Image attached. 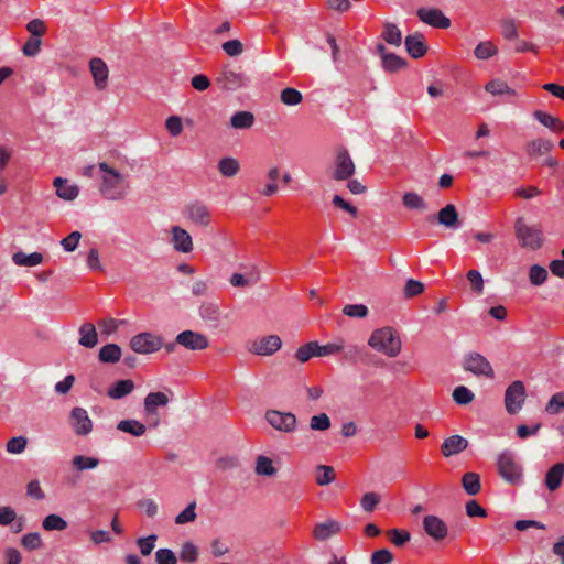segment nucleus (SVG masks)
I'll return each mask as SVG.
<instances>
[{
	"label": "nucleus",
	"instance_id": "393cba45",
	"mask_svg": "<svg viewBox=\"0 0 564 564\" xmlns=\"http://www.w3.org/2000/svg\"><path fill=\"white\" fill-rule=\"evenodd\" d=\"M339 531L340 524L337 521L327 520L315 525L313 535L318 541H325Z\"/></svg>",
	"mask_w": 564,
	"mask_h": 564
},
{
	"label": "nucleus",
	"instance_id": "6ab92c4d",
	"mask_svg": "<svg viewBox=\"0 0 564 564\" xmlns=\"http://www.w3.org/2000/svg\"><path fill=\"white\" fill-rule=\"evenodd\" d=\"M89 69L97 89L106 88L109 74L106 63L99 57H94L89 62Z\"/></svg>",
	"mask_w": 564,
	"mask_h": 564
},
{
	"label": "nucleus",
	"instance_id": "6e6552de",
	"mask_svg": "<svg viewBox=\"0 0 564 564\" xmlns=\"http://www.w3.org/2000/svg\"><path fill=\"white\" fill-rule=\"evenodd\" d=\"M265 421L275 430L284 433L295 431L297 425L296 416L291 412H281L278 410H268Z\"/></svg>",
	"mask_w": 564,
	"mask_h": 564
},
{
	"label": "nucleus",
	"instance_id": "a19ab883",
	"mask_svg": "<svg viewBox=\"0 0 564 564\" xmlns=\"http://www.w3.org/2000/svg\"><path fill=\"white\" fill-rule=\"evenodd\" d=\"M67 525V521L55 513L46 516L42 521V527L45 531H63Z\"/></svg>",
	"mask_w": 564,
	"mask_h": 564
},
{
	"label": "nucleus",
	"instance_id": "f8f14e48",
	"mask_svg": "<svg viewBox=\"0 0 564 564\" xmlns=\"http://www.w3.org/2000/svg\"><path fill=\"white\" fill-rule=\"evenodd\" d=\"M216 82L223 89L236 90L246 85V77L239 70L224 67L216 77Z\"/></svg>",
	"mask_w": 564,
	"mask_h": 564
},
{
	"label": "nucleus",
	"instance_id": "e2e57ef3",
	"mask_svg": "<svg viewBox=\"0 0 564 564\" xmlns=\"http://www.w3.org/2000/svg\"><path fill=\"white\" fill-rule=\"evenodd\" d=\"M196 503L191 502L182 512H180L176 518L175 522L177 524H185L188 522H193L196 519Z\"/></svg>",
	"mask_w": 564,
	"mask_h": 564
},
{
	"label": "nucleus",
	"instance_id": "412c9836",
	"mask_svg": "<svg viewBox=\"0 0 564 564\" xmlns=\"http://www.w3.org/2000/svg\"><path fill=\"white\" fill-rule=\"evenodd\" d=\"M169 402L170 399L164 392H150L144 398V412L147 415H154L156 414L158 408L165 406Z\"/></svg>",
	"mask_w": 564,
	"mask_h": 564
},
{
	"label": "nucleus",
	"instance_id": "1a4fd4ad",
	"mask_svg": "<svg viewBox=\"0 0 564 564\" xmlns=\"http://www.w3.org/2000/svg\"><path fill=\"white\" fill-rule=\"evenodd\" d=\"M355 174V164L346 149L338 151L335 159L333 178L335 181H347Z\"/></svg>",
	"mask_w": 564,
	"mask_h": 564
},
{
	"label": "nucleus",
	"instance_id": "f704fd0d",
	"mask_svg": "<svg viewBox=\"0 0 564 564\" xmlns=\"http://www.w3.org/2000/svg\"><path fill=\"white\" fill-rule=\"evenodd\" d=\"M462 486L469 496H475L480 491V477L478 474L469 471L463 475Z\"/></svg>",
	"mask_w": 564,
	"mask_h": 564
},
{
	"label": "nucleus",
	"instance_id": "c03bdc74",
	"mask_svg": "<svg viewBox=\"0 0 564 564\" xmlns=\"http://www.w3.org/2000/svg\"><path fill=\"white\" fill-rule=\"evenodd\" d=\"M498 53L497 46L490 41L478 43L474 50V54L478 59H488Z\"/></svg>",
	"mask_w": 564,
	"mask_h": 564
},
{
	"label": "nucleus",
	"instance_id": "052dcab7",
	"mask_svg": "<svg viewBox=\"0 0 564 564\" xmlns=\"http://www.w3.org/2000/svg\"><path fill=\"white\" fill-rule=\"evenodd\" d=\"M42 41L36 36H30L22 47L25 56L34 57L40 53Z\"/></svg>",
	"mask_w": 564,
	"mask_h": 564
},
{
	"label": "nucleus",
	"instance_id": "aec40b11",
	"mask_svg": "<svg viewBox=\"0 0 564 564\" xmlns=\"http://www.w3.org/2000/svg\"><path fill=\"white\" fill-rule=\"evenodd\" d=\"M468 446V441L460 435H453L444 440L441 451L445 457L462 453Z\"/></svg>",
	"mask_w": 564,
	"mask_h": 564
},
{
	"label": "nucleus",
	"instance_id": "39448f33",
	"mask_svg": "<svg viewBox=\"0 0 564 564\" xmlns=\"http://www.w3.org/2000/svg\"><path fill=\"white\" fill-rule=\"evenodd\" d=\"M130 348L141 355L153 354L163 348V338L150 332L139 333L130 339Z\"/></svg>",
	"mask_w": 564,
	"mask_h": 564
},
{
	"label": "nucleus",
	"instance_id": "3c124183",
	"mask_svg": "<svg viewBox=\"0 0 564 564\" xmlns=\"http://www.w3.org/2000/svg\"><path fill=\"white\" fill-rule=\"evenodd\" d=\"M72 464L77 470L94 469L98 466L99 459L90 456L77 455L73 458Z\"/></svg>",
	"mask_w": 564,
	"mask_h": 564
},
{
	"label": "nucleus",
	"instance_id": "dca6fc26",
	"mask_svg": "<svg viewBox=\"0 0 564 564\" xmlns=\"http://www.w3.org/2000/svg\"><path fill=\"white\" fill-rule=\"evenodd\" d=\"M423 528L426 534L436 541L446 538L448 533L447 524L436 516H425L423 519Z\"/></svg>",
	"mask_w": 564,
	"mask_h": 564
},
{
	"label": "nucleus",
	"instance_id": "79ce46f5",
	"mask_svg": "<svg viewBox=\"0 0 564 564\" xmlns=\"http://www.w3.org/2000/svg\"><path fill=\"white\" fill-rule=\"evenodd\" d=\"M402 203L408 209L424 210L427 208L425 200L414 192H406L402 197Z\"/></svg>",
	"mask_w": 564,
	"mask_h": 564
},
{
	"label": "nucleus",
	"instance_id": "ea45409f",
	"mask_svg": "<svg viewBox=\"0 0 564 564\" xmlns=\"http://www.w3.org/2000/svg\"><path fill=\"white\" fill-rule=\"evenodd\" d=\"M254 471L259 476L268 477L274 476L276 474V469L273 466L272 459L264 455L257 457Z\"/></svg>",
	"mask_w": 564,
	"mask_h": 564
},
{
	"label": "nucleus",
	"instance_id": "13d9d810",
	"mask_svg": "<svg viewBox=\"0 0 564 564\" xmlns=\"http://www.w3.org/2000/svg\"><path fill=\"white\" fill-rule=\"evenodd\" d=\"M310 427L314 431H326L330 427V419L326 413L313 415L310 420Z\"/></svg>",
	"mask_w": 564,
	"mask_h": 564
},
{
	"label": "nucleus",
	"instance_id": "bf43d9fd",
	"mask_svg": "<svg viewBox=\"0 0 564 564\" xmlns=\"http://www.w3.org/2000/svg\"><path fill=\"white\" fill-rule=\"evenodd\" d=\"M21 544L29 551L37 550L42 546V539L40 533L32 532L22 536Z\"/></svg>",
	"mask_w": 564,
	"mask_h": 564
},
{
	"label": "nucleus",
	"instance_id": "c9c22d12",
	"mask_svg": "<svg viewBox=\"0 0 564 564\" xmlns=\"http://www.w3.org/2000/svg\"><path fill=\"white\" fill-rule=\"evenodd\" d=\"M383 40L395 46H400L402 43V33L397 24L387 22L382 32Z\"/></svg>",
	"mask_w": 564,
	"mask_h": 564
},
{
	"label": "nucleus",
	"instance_id": "e433bc0d",
	"mask_svg": "<svg viewBox=\"0 0 564 564\" xmlns=\"http://www.w3.org/2000/svg\"><path fill=\"white\" fill-rule=\"evenodd\" d=\"M239 162L235 158L226 156L218 162V171L225 177H232L239 171Z\"/></svg>",
	"mask_w": 564,
	"mask_h": 564
},
{
	"label": "nucleus",
	"instance_id": "2eb2a0df",
	"mask_svg": "<svg viewBox=\"0 0 564 564\" xmlns=\"http://www.w3.org/2000/svg\"><path fill=\"white\" fill-rule=\"evenodd\" d=\"M70 423L77 435H87L93 430V422L85 409L76 406L70 412Z\"/></svg>",
	"mask_w": 564,
	"mask_h": 564
},
{
	"label": "nucleus",
	"instance_id": "09e8293b",
	"mask_svg": "<svg viewBox=\"0 0 564 564\" xmlns=\"http://www.w3.org/2000/svg\"><path fill=\"white\" fill-rule=\"evenodd\" d=\"M547 275V270L540 264H533L530 268L529 280L533 285H542L546 281Z\"/></svg>",
	"mask_w": 564,
	"mask_h": 564
},
{
	"label": "nucleus",
	"instance_id": "a211bd4d",
	"mask_svg": "<svg viewBox=\"0 0 564 564\" xmlns=\"http://www.w3.org/2000/svg\"><path fill=\"white\" fill-rule=\"evenodd\" d=\"M171 232L173 248L177 252L188 253L193 250L192 237L185 229L180 226H173Z\"/></svg>",
	"mask_w": 564,
	"mask_h": 564
},
{
	"label": "nucleus",
	"instance_id": "7c9ffc66",
	"mask_svg": "<svg viewBox=\"0 0 564 564\" xmlns=\"http://www.w3.org/2000/svg\"><path fill=\"white\" fill-rule=\"evenodd\" d=\"M533 117L541 124H543L544 127L549 128L554 132H562L564 130V123L558 118L553 117L546 112L535 110L533 112Z\"/></svg>",
	"mask_w": 564,
	"mask_h": 564
},
{
	"label": "nucleus",
	"instance_id": "20e7f679",
	"mask_svg": "<svg viewBox=\"0 0 564 564\" xmlns=\"http://www.w3.org/2000/svg\"><path fill=\"white\" fill-rule=\"evenodd\" d=\"M498 473L500 477L511 485L523 484L522 466L517 462L514 453L503 451L498 457Z\"/></svg>",
	"mask_w": 564,
	"mask_h": 564
},
{
	"label": "nucleus",
	"instance_id": "f257e3e1",
	"mask_svg": "<svg viewBox=\"0 0 564 564\" xmlns=\"http://www.w3.org/2000/svg\"><path fill=\"white\" fill-rule=\"evenodd\" d=\"M98 167L104 173L99 187L101 195L108 200L123 198L128 189V184L124 182L123 176L106 162H100Z\"/></svg>",
	"mask_w": 564,
	"mask_h": 564
},
{
	"label": "nucleus",
	"instance_id": "0e129e2a",
	"mask_svg": "<svg viewBox=\"0 0 564 564\" xmlns=\"http://www.w3.org/2000/svg\"><path fill=\"white\" fill-rule=\"evenodd\" d=\"M501 34L507 40H513L518 36V29L513 19L501 20Z\"/></svg>",
	"mask_w": 564,
	"mask_h": 564
},
{
	"label": "nucleus",
	"instance_id": "a878e982",
	"mask_svg": "<svg viewBox=\"0 0 564 564\" xmlns=\"http://www.w3.org/2000/svg\"><path fill=\"white\" fill-rule=\"evenodd\" d=\"M133 390L134 382L130 379H123L110 386L107 394L110 399L119 400L130 394Z\"/></svg>",
	"mask_w": 564,
	"mask_h": 564
},
{
	"label": "nucleus",
	"instance_id": "72a5a7b5",
	"mask_svg": "<svg viewBox=\"0 0 564 564\" xmlns=\"http://www.w3.org/2000/svg\"><path fill=\"white\" fill-rule=\"evenodd\" d=\"M485 90L494 96L509 95L511 97L517 96V91L510 88L507 83L501 79H492L485 86Z\"/></svg>",
	"mask_w": 564,
	"mask_h": 564
},
{
	"label": "nucleus",
	"instance_id": "473e14b6",
	"mask_svg": "<svg viewBox=\"0 0 564 564\" xmlns=\"http://www.w3.org/2000/svg\"><path fill=\"white\" fill-rule=\"evenodd\" d=\"M117 430L139 437L145 433L147 426L138 420H121L117 424Z\"/></svg>",
	"mask_w": 564,
	"mask_h": 564
},
{
	"label": "nucleus",
	"instance_id": "9d476101",
	"mask_svg": "<svg viewBox=\"0 0 564 564\" xmlns=\"http://www.w3.org/2000/svg\"><path fill=\"white\" fill-rule=\"evenodd\" d=\"M176 343L189 350H204L208 347V338L194 330H183L176 336Z\"/></svg>",
	"mask_w": 564,
	"mask_h": 564
},
{
	"label": "nucleus",
	"instance_id": "ddd939ff",
	"mask_svg": "<svg viewBox=\"0 0 564 564\" xmlns=\"http://www.w3.org/2000/svg\"><path fill=\"white\" fill-rule=\"evenodd\" d=\"M186 217L195 225L207 227L212 221L209 208L202 202H194L185 208Z\"/></svg>",
	"mask_w": 564,
	"mask_h": 564
},
{
	"label": "nucleus",
	"instance_id": "774afa93",
	"mask_svg": "<svg viewBox=\"0 0 564 564\" xmlns=\"http://www.w3.org/2000/svg\"><path fill=\"white\" fill-rule=\"evenodd\" d=\"M380 497L376 492H367L360 500V506L366 512H372L379 503Z\"/></svg>",
	"mask_w": 564,
	"mask_h": 564
},
{
	"label": "nucleus",
	"instance_id": "c756f323",
	"mask_svg": "<svg viewBox=\"0 0 564 564\" xmlns=\"http://www.w3.org/2000/svg\"><path fill=\"white\" fill-rule=\"evenodd\" d=\"M121 348L117 344H107L99 349L98 358L102 364H115L121 358Z\"/></svg>",
	"mask_w": 564,
	"mask_h": 564
},
{
	"label": "nucleus",
	"instance_id": "c85d7f7f",
	"mask_svg": "<svg viewBox=\"0 0 564 564\" xmlns=\"http://www.w3.org/2000/svg\"><path fill=\"white\" fill-rule=\"evenodd\" d=\"M12 261L18 267H36L43 262V254L41 252L26 254L18 251L12 254Z\"/></svg>",
	"mask_w": 564,
	"mask_h": 564
},
{
	"label": "nucleus",
	"instance_id": "4468645a",
	"mask_svg": "<svg viewBox=\"0 0 564 564\" xmlns=\"http://www.w3.org/2000/svg\"><path fill=\"white\" fill-rule=\"evenodd\" d=\"M416 13L422 22L431 26L447 29L451 25V20L440 9L420 8Z\"/></svg>",
	"mask_w": 564,
	"mask_h": 564
},
{
	"label": "nucleus",
	"instance_id": "4c0bfd02",
	"mask_svg": "<svg viewBox=\"0 0 564 564\" xmlns=\"http://www.w3.org/2000/svg\"><path fill=\"white\" fill-rule=\"evenodd\" d=\"M381 63L384 70L389 73H395L406 65V61L404 58L393 53L384 54Z\"/></svg>",
	"mask_w": 564,
	"mask_h": 564
},
{
	"label": "nucleus",
	"instance_id": "338daca9",
	"mask_svg": "<svg viewBox=\"0 0 564 564\" xmlns=\"http://www.w3.org/2000/svg\"><path fill=\"white\" fill-rule=\"evenodd\" d=\"M26 438L23 436H15L8 441L7 443V452L11 454H20L26 447Z\"/></svg>",
	"mask_w": 564,
	"mask_h": 564
},
{
	"label": "nucleus",
	"instance_id": "37998d69",
	"mask_svg": "<svg viewBox=\"0 0 564 564\" xmlns=\"http://www.w3.org/2000/svg\"><path fill=\"white\" fill-rule=\"evenodd\" d=\"M553 142L550 140L536 139L528 144L527 151L530 155L545 154L550 152L553 149Z\"/></svg>",
	"mask_w": 564,
	"mask_h": 564
},
{
	"label": "nucleus",
	"instance_id": "58836bf2",
	"mask_svg": "<svg viewBox=\"0 0 564 564\" xmlns=\"http://www.w3.org/2000/svg\"><path fill=\"white\" fill-rule=\"evenodd\" d=\"M254 122V117L249 111H238L231 116L230 123L235 129H248Z\"/></svg>",
	"mask_w": 564,
	"mask_h": 564
},
{
	"label": "nucleus",
	"instance_id": "49530a36",
	"mask_svg": "<svg viewBox=\"0 0 564 564\" xmlns=\"http://www.w3.org/2000/svg\"><path fill=\"white\" fill-rule=\"evenodd\" d=\"M453 399L459 405H466L473 402L475 394L465 386H458L453 391Z\"/></svg>",
	"mask_w": 564,
	"mask_h": 564
},
{
	"label": "nucleus",
	"instance_id": "0eeeda50",
	"mask_svg": "<svg viewBox=\"0 0 564 564\" xmlns=\"http://www.w3.org/2000/svg\"><path fill=\"white\" fill-rule=\"evenodd\" d=\"M525 401V388L522 381H513L505 392V405L509 414H517Z\"/></svg>",
	"mask_w": 564,
	"mask_h": 564
},
{
	"label": "nucleus",
	"instance_id": "4be33fe9",
	"mask_svg": "<svg viewBox=\"0 0 564 564\" xmlns=\"http://www.w3.org/2000/svg\"><path fill=\"white\" fill-rule=\"evenodd\" d=\"M437 220L441 225L452 229H458L462 226L458 221L456 207L452 204L446 205L438 212Z\"/></svg>",
	"mask_w": 564,
	"mask_h": 564
},
{
	"label": "nucleus",
	"instance_id": "423d86ee",
	"mask_svg": "<svg viewBox=\"0 0 564 564\" xmlns=\"http://www.w3.org/2000/svg\"><path fill=\"white\" fill-rule=\"evenodd\" d=\"M463 368L465 371L471 372L479 377L494 378V369L488 359L479 352L470 351L465 354L463 359Z\"/></svg>",
	"mask_w": 564,
	"mask_h": 564
},
{
	"label": "nucleus",
	"instance_id": "9b49d317",
	"mask_svg": "<svg viewBox=\"0 0 564 564\" xmlns=\"http://www.w3.org/2000/svg\"><path fill=\"white\" fill-rule=\"evenodd\" d=\"M282 346V340L278 335L263 336L256 339L249 350L259 356H271Z\"/></svg>",
	"mask_w": 564,
	"mask_h": 564
},
{
	"label": "nucleus",
	"instance_id": "680f3d73",
	"mask_svg": "<svg viewBox=\"0 0 564 564\" xmlns=\"http://www.w3.org/2000/svg\"><path fill=\"white\" fill-rule=\"evenodd\" d=\"M180 557L182 561L187 562V563L196 562V560L198 557L197 547L192 542L184 543L182 545Z\"/></svg>",
	"mask_w": 564,
	"mask_h": 564
},
{
	"label": "nucleus",
	"instance_id": "69168bd1",
	"mask_svg": "<svg viewBox=\"0 0 564 564\" xmlns=\"http://www.w3.org/2000/svg\"><path fill=\"white\" fill-rule=\"evenodd\" d=\"M156 564H177L174 552L170 549H159L155 552Z\"/></svg>",
	"mask_w": 564,
	"mask_h": 564
},
{
	"label": "nucleus",
	"instance_id": "de8ad7c7",
	"mask_svg": "<svg viewBox=\"0 0 564 564\" xmlns=\"http://www.w3.org/2000/svg\"><path fill=\"white\" fill-rule=\"evenodd\" d=\"M546 413L555 415L564 411V392L553 394L545 406Z\"/></svg>",
	"mask_w": 564,
	"mask_h": 564
},
{
	"label": "nucleus",
	"instance_id": "cd10ccee",
	"mask_svg": "<svg viewBox=\"0 0 564 564\" xmlns=\"http://www.w3.org/2000/svg\"><path fill=\"white\" fill-rule=\"evenodd\" d=\"M79 345L86 348H93L98 343V335L96 332V328L94 324L91 323H84L79 327Z\"/></svg>",
	"mask_w": 564,
	"mask_h": 564
},
{
	"label": "nucleus",
	"instance_id": "8fccbe9b",
	"mask_svg": "<svg viewBox=\"0 0 564 564\" xmlns=\"http://www.w3.org/2000/svg\"><path fill=\"white\" fill-rule=\"evenodd\" d=\"M280 98L286 106H296L301 104L303 96L297 89L288 87L281 91Z\"/></svg>",
	"mask_w": 564,
	"mask_h": 564
},
{
	"label": "nucleus",
	"instance_id": "b1692460",
	"mask_svg": "<svg viewBox=\"0 0 564 564\" xmlns=\"http://www.w3.org/2000/svg\"><path fill=\"white\" fill-rule=\"evenodd\" d=\"M53 185L56 188V195L62 199L74 200L79 194L78 186L69 184L67 180L62 177H56Z\"/></svg>",
	"mask_w": 564,
	"mask_h": 564
},
{
	"label": "nucleus",
	"instance_id": "4d7b16f0",
	"mask_svg": "<svg viewBox=\"0 0 564 564\" xmlns=\"http://www.w3.org/2000/svg\"><path fill=\"white\" fill-rule=\"evenodd\" d=\"M158 540L156 534H150L145 538H139L137 540V544L140 549V552L143 556H148L152 553L155 547V542Z\"/></svg>",
	"mask_w": 564,
	"mask_h": 564
},
{
	"label": "nucleus",
	"instance_id": "f3484780",
	"mask_svg": "<svg viewBox=\"0 0 564 564\" xmlns=\"http://www.w3.org/2000/svg\"><path fill=\"white\" fill-rule=\"evenodd\" d=\"M404 45L408 54L413 58H421L427 52V45L423 34L415 32L410 34L404 40Z\"/></svg>",
	"mask_w": 564,
	"mask_h": 564
},
{
	"label": "nucleus",
	"instance_id": "5fc2aeb1",
	"mask_svg": "<svg viewBox=\"0 0 564 564\" xmlns=\"http://www.w3.org/2000/svg\"><path fill=\"white\" fill-rule=\"evenodd\" d=\"M343 313L348 317L365 318L368 315L369 310L364 304H347L344 306Z\"/></svg>",
	"mask_w": 564,
	"mask_h": 564
},
{
	"label": "nucleus",
	"instance_id": "2f4dec72",
	"mask_svg": "<svg viewBox=\"0 0 564 564\" xmlns=\"http://www.w3.org/2000/svg\"><path fill=\"white\" fill-rule=\"evenodd\" d=\"M198 313L202 319L207 323L216 325L220 319L219 306L212 302H204L198 308Z\"/></svg>",
	"mask_w": 564,
	"mask_h": 564
},
{
	"label": "nucleus",
	"instance_id": "bb28decb",
	"mask_svg": "<svg viewBox=\"0 0 564 564\" xmlns=\"http://www.w3.org/2000/svg\"><path fill=\"white\" fill-rule=\"evenodd\" d=\"M260 280V273L258 270L252 269L250 272H248L246 275L235 272L230 276V284L236 288H248L253 286L257 284Z\"/></svg>",
	"mask_w": 564,
	"mask_h": 564
},
{
	"label": "nucleus",
	"instance_id": "864d4df0",
	"mask_svg": "<svg viewBox=\"0 0 564 564\" xmlns=\"http://www.w3.org/2000/svg\"><path fill=\"white\" fill-rule=\"evenodd\" d=\"M344 349V340L340 339L335 343H328L326 345H319L317 343V357L330 356L337 354Z\"/></svg>",
	"mask_w": 564,
	"mask_h": 564
},
{
	"label": "nucleus",
	"instance_id": "5701e85b",
	"mask_svg": "<svg viewBox=\"0 0 564 564\" xmlns=\"http://www.w3.org/2000/svg\"><path fill=\"white\" fill-rule=\"evenodd\" d=\"M564 478V463L553 465L545 474V486L550 491H555L562 485Z\"/></svg>",
	"mask_w": 564,
	"mask_h": 564
},
{
	"label": "nucleus",
	"instance_id": "f03ea898",
	"mask_svg": "<svg viewBox=\"0 0 564 564\" xmlns=\"http://www.w3.org/2000/svg\"><path fill=\"white\" fill-rule=\"evenodd\" d=\"M368 345L389 357H395L401 351V340L391 327H382L372 332Z\"/></svg>",
	"mask_w": 564,
	"mask_h": 564
},
{
	"label": "nucleus",
	"instance_id": "7ed1b4c3",
	"mask_svg": "<svg viewBox=\"0 0 564 564\" xmlns=\"http://www.w3.org/2000/svg\"><path fill=\"white\" fill-rule=\"evenodd\" d=\"M514 234L522 248L538 250L542 247L544 238L539 226H529L523 217H518L514 223Z\"/></svg>",
	"mask_w": 564,
	"mask_h": 564
},
{
	"label": "nucleus",
	"instance_id": "603ef678",
	"mask_svg": "<svg viewBox=\"0 0 564 564\" xmlns=\"http://www.w3.org/2000/svg\"><path fill=\"white\" fill-rule=\"evenodd\" d=\"M317 471L316 482L319 486L329 485L335 480V470L332 466L319 465L317 466Z\"/></svg>",
	"mask_w": 564,
	"mask_h": 564
},
{
	"label": "nucleus",
	"instance_id": "a18cd8bd",
	"mask_svg": "<svg viewBox=\"0 0 564 564\" xmlns=\"http://www.w3.org/2000/svg\"><path fill=\"white\" fill-rule=\"evenodd\" d=\"M316 348H317V341H310V343L301 346L296 350L295 358L297 359V361L304 364V362L308 361L312 357H314V356L317 357Z\"/></svg>",
	"mask_w": 564,
	"mask_h": 564
},
{
	"label": "nucleus",
	"instance_id": "6e6d98bb",
	"mask_svg": "<svg viewBox=\"0 0 564 564\" xmlns=\"http://www.w3.org/2000/svg\"><path fill=\"white\" fill-rule=\"evenodd\" d=\"M390 541L398 547L403 546L411 539V534L406 530L391 529L388 531Z\"/></svg>",
	"mask_w": 564,
	"mask_h": 564
}]
</instances>
